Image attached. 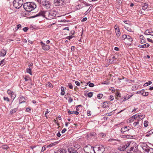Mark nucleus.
Masks as SVG:
<instances>
[{
    "label": "nucleus",
    "instance_id": "1",
    "mask_svg": "<svg viewBox=\"0 0 153 153\" xmlns=\"http://www.w3.org/2000/svg\"><path fill=\"white\" fill-rule=\"evenodd\" d=\"M57 13L55 11L51 10L47 11H41L37 14L31 16V18H34L40 16H42L48 19H51L56 18Z\"/></svg>",
    "mask_w": 153,
    "mask_h": 153
},
{
    "label": "nucleus",
    "instance_id": "2",
    "mask_svg": "<svg viewBox=\"0 0 153 153\" xmlns=\"http://www.w3.org/2000/svg\"><path fill=\"white\" fill-rule=\"evenodd\" d=\"M23 7L25 10L30 12L36 8V5L34 2H28L24 4Z\"/></svg>",
    "mask_w": 153,
    "mask_h": 153
},
{
    "label": "nucleus",
    "instance_id": "3",
    "mask_svg": "<svg viewBox=\"0 0 153 153\" xmlns=\"http://www.w3.org/2000/svg\"><path fill=\"white\" fill-rule=\"evenodd\" d=\"M145 153H153V149L149 147L147 144L143 143L141 145Z\"/></svg>",
    "mask_w": 153,
    "mask_h": 153
},
{
    "label": "nucleus",
    "instance_id": "4",
    "mask_svg": "<svg viewBox=\"0 0 153 153\" xmlns=\"http://www.w3.org/2000/svg\"><path fill=\"white\" fill-rule=\"evenodd\" d=\"M132 145L133 143L130 145L128 149H126V152L127 153H133L137 151L138 148L136 143H134V145Z\"/></svg>",
    "mask_w": 153,
    "mask_h": 153
},
{
    "label": "nucleus",
    "instance_id": "5",
    "mask_svg": "<svg viewBox=\"0 0 153 153\" xmlns=\"http://www.w3.org/2000/svg\"><path fill=\"white\" fill-rule=\"evenodd\" d=\"M23 3V0H14L13 1V6L16 9H19Z\"/></svg>",
    "mask_w": 153,
    "mask_h": 153
},
{
    "label": "nucleus",
    "instance_id": "6",
    "mask_svg": "<svg viewBox=\"0 0 153 153\" xmlns=\"http://www.w3.org/2000/svg\"><path fill=\"white\" fill-rule=\"evenodd\" d=\"M94 148V147L90 145H88L84 147V150L86 153H92L93 152L95 153Z\"/></svg>",
    "mask_w": 153,
    "mask_h": 153
},
{
    "label": "nucleus",
    "instance_id": "7",
    "mask_svg": "<svg viewBox=\"0 0 153 153\" xmlns=\"http://www.w3.org/2000/svg\"><path fill=\"white\" fill-rule=\"evenodd\" d=\"M55 6H63L66 5L65 0H54Z\"/></svg>",
    "mask_w": 153,
    "mask_h": 153
},
{
    "label": "nucleus",
    "instance_id": "8",
    "mask_svg": "<svg viewBox=\"0 0 153 153\" xmlns=\"http://www.w3.org/2000/svg\"><path fill=\"white\" fill-rule=\"evenodd\" d=\"M41 4L44 7L47 9L50 8L51 6V3L50 1L46 0L43 1Z\"/></svg>",
    "mask_w": 153,
    "mask_h": 153
},
{
    "label": "nucleus",
    "instance_id": "9",
    "mask_svg": "<svg viewBox=\"0 0 153 153\" xmlns=\"http://www.w3.org/2000/svg\"><path fill=\"white\" fill-rule=\"evenodd\" d=\"M131 128L129 126H124L121 129V131L123 134H125L127 132H129L131 131Z\"/></svg>",
    "mask_w": 153,
    "mask_h": 153
},
{
    "label": "nucleus",
    "instance_id": "10",
    "mask_svg": "<svg viewBox=\"0 0 153 153\" xmlns=\"http://www.w3.org/2000/svg\"><path fill=\"white\" fill-rule=\"evenodd\" d=\"M40 44L42 48V49L45 51L48 50L50 48V46L47 45H46L45 43H44L42 41L40 42Z\"/></svg>",
    "mask_w": 153,
    "mask_h": 153
},
{
    "label": "nucleus",
    "instance_id": "11",
    "mask_svg": "<svg viewBox=\"0 0 153 153\" xmlns=\"http://www.w3.org/2000/svg\"><path fill=\"white\" fill-rule=\"evenodd\" d=\"M97 153H102L105 151L104 146L102 145L100 146L99 147H97Z\"/></svg>",
    "mask_w": 153,
    "mask_h": 153
},
{
    "label": "nucleus",
    "instance_id": "12",
    "mask_svg": "<svg viewBox=\"0 0 153 153\" xmlns=\"http://www.w3.org/2000/svg\"><path fill=\"white\" fill-rule=\"evenodd\" d=\"M68 153H78L77 150L73 148V147H70L68 149Z\"/></svg>",
    "mask_w": 153,
    "mask_h": 153
},
{
    "label": "nucleus",
    "instance_id": "13",
    "mask_svg": "<svg viewBox=\"0 0 153 153\" xmlns=\"http://www.w3.org/2000/svg\"><path fill=\"white\" fill-rule=\"evenodd\" d=\"M139 120H138V121H137V122H134L133 123V126L134 127H135L136 128H137L138 131L139 130H140L141 128V126H140L139 125Z\"/></svg>",
    "mask_w": 153,
    "mask_h": 153
},
{
    "label": "nucleus",
    "instance_id": "14",
    "mask_svg": "<svg viewBox=\"0 0 153 153\" xmlns=\"http://www.w3.org/2000/svg\"><path fill=\"white\" fill-rule=\"evenodd\" d=\"M140 115L138 114H137L135 115H133L131 117V119L129 120V122H131L134 120V119H137V118H139Z\"/></svg>",
    "mask_w": 153,
    "mask_h": 153
},
{
    "label": "nucleus",
    "instance_id": "15",
    "mask_svg": "<svg viewBox=\"0 0 153 153\" xmlns=\"http://www.w3.org/2000/svg\"><path fill=\"white\" fill-rule=\"evenodd\" d=\"M7 53V50L4 49H2L1 50L0 52V56H5Z\"/></svg>",
    "mask_w": 153,
    "mask_h": 153
},
{
    "label": "nucleus",
    "instance_id": "16",
    "mask_svg": "<svg viewBox=\"0 0 153 153\" xmlns=\"http://www.w3.org/2000/svg\"><path fill=\"white\" fill-rule=\"evenodd\" d=\"M54 153H66V152L65 150L60 149L57 150L55 151Z\"/></svg>",
    "mask_w": 153,
    "mask_h": 153
},
{
    "label": "nucleus",
    "instance_id": "17",
    "mask_svg": "<svg viewBox=\"0 0 153 153\" xmlns=\"http://www.w3.org/2000/svg\"><path fill=\"white\" fill-rule=\"evenodd\" d=\"M118 149L120 151H123L126 149V148L125 147L124 145H121L120 147L118 148Z\"/></svg>",
    "mask_w": 153,
    "mask_h": 153
},
{
    "label": "nucleus",
    "instance_id": "18",
    "mask_svg": "<svg viewBox=\"0 0 153 153\" xmlns=\"http://www.w3.org/2000/svg\"><path fill=\"white\" fill-rule=\"evenodd\" d=\"M149 46V45L148 43H146L142 45H138V47L140 48H148Z\"/></svg>",
    "mask_w": 153,
    "mask_h": 153
},
{
    "label": "nucleus",
    "instance_id": "19",
    "mask_svg": "<svg viewBox=\"0 0 153 153\" xmlns=\"http://www.w3.org/2000/svg\"><path fill=\"white\" fill-rule=\"evenodd\" d=\"M25 99L24 97H20L19 99V103L20 104L25 102Z\"/></svg>",
    "mask_w": 153,
    "mask_h": 153
},
{
    "label": "nucleus",
    "instance_id": "20",
    "mask_svg": "<svg viewBox=\"0 0 153 153\" xmlns=\"http://www.w3.org/2000/svg\"><path fill=\"white\" fill-rule=\"evenodd\" d=\"M133 136V135L130 134H127V135L124 136V138H126L127 139L132 138Z\"/></svg>",
    "mask_w": 153,
    "mask_h": 153
},
{
    "label": "nucleus",
    "instance_id": "21",
    "mask_svg": "<svg viewBox=\"0 0 153 153\" xmlns=\"http://www.w3.org/2000/svg\"><path fill=\"white\" fill-rule=\"evenodd\" d=\"M152 33V31L149 29L146 30L144 33V34L146 35H149L150 33Z\"/></svg>",
    "mask_w": 153,
    "mask_h": 153
},
{
    "label": "nucleus",
    "instance_id": "22",
    "mask_svg": "<svg viewBox=\"0 0 153 153\" xmlns=\"http://www.w3.org/2000/svg\"><path fill=\"white\" fill-rule=\"evenodd\" d=\"M18 109L17 108H15L12 109L10 112V114H13L15 113L17 110Z\"/></svg>",
    "mask_w": 153,
    "mask_h": 153
},
{
    "label": "nucleus",
    "instance_id": "23",
    "mask_svg": "<svg viewBox=\"0 0 153 153\" xmlns=\"http://www.w3.org/2000/svg\"><path fill=\"white\" fill-rule=\"evenodd\" d=\"M148 4L147 3H144V5L142 6V9L143 10H145L148 7Z\"/></svg>",
    "mask_w": 153,
    "mask_h": 153
},
{
    "label": "nucleus",
    "instance_id": "24",
    "mask_svg": "<svg viewBox=\"0 0 153 153\" xmlns=\"http://www.w3.org/2000/svg\"><path fill=\"white\" fill-rule=\"evenodd\" d=\"M126 39L128 40L129 42H131L133 41L132 39L128 35H127Z\"/></svg>",
    "mask_w": 153,
    "mask_h": 153
},
{
    "label": "nucleus",
    "instance_id": "25",
    "mask_svg": "<svg viewBox=\"0 0 153 153\" xmlns=\"http://www.w3.org/2000/svg\"><path fill=\"white\" fill-rule=\"evenodd\" d=\"M55 143H53L50 144L48 145H45V146H46V147L47 148H48L51 147L53 146H55Z\"/></svg>",
    "mask_w": 153,
    "mask_h": 153
},
{
    "label": "nucleus",
    "instance_id": "26",
    "mask_svg": "<svg viewBox=\"0 0 153 153\" xmlns=\"http://www.w3.org/2000/svg\"><path fill=\"white\" fill-rule=\"evenodd\" d=\"M61 90L62 91L61 93V94L62 95H64L65 94V92L64 91V88L62 86L61 88Z\"/></svg>",
    "mask_w": 153,
    "mask_h": 153
},
{
    "label": "nucleus",
    "instance_id": "27",
    "mask_svg": "<svg viewBox=\"0 0 153 153\" xmlns=\"http://www.w3.org/2000/svg\"><path fill=\"white\" fill-rule=\"evenodd\" d=\"M126 149H128L131 145L130 143L129 142L127 143L125 145H124Z\"/></svg>",
    "mask_w": 153,
    "mask_h": 153
},
{
    "label": "nucleus",
    "instance_id": "28",
    "mask_svg": "<svg viewBox=\"0 0 153 153\" xmlns=\"http://www.w3.org/2000/svg\"><path fill=\"white\" fill-rule=\"evenodd\" d=\"M26 71L30 75H31L32 74L31 68H27L26 69Z\"/></svg>",
    "mask_w": 153,
    "mask_h": 153
},
{
    "label": "nucleus",
    "instance_id": "29",
    "mask_svg": "<svg viewBox=\"0 0 153 153\" xmlns=\"http://www.w3.org/2000/svg\"><path fill=\"white\" fill-rule=\"evenodd\" d=\"M116 35L117 36H119L120 35V32L119 29H118L117 31H116Z\"/></svg>",
    "mask_w": 153,
    "mask_h": 153
},
{
    "label": "nucleus",
    "instance_id": "30",
    "mask_svg": "<svg viewBox=\"0 0 153 153\" xmlns=\"http://www.w3.org/2000/svg\"><path fill=\"white\" fill-rule=\"evenodd\" d=\"M103 96V94H98L97 95V97L99 99H101Z\"/></svg>",
    "mask_w": 153,
    "mask_h": 153
},
{
    "label": "nucleus",
    "instance_id": "31",
    "mask_svg": "<svg viewBox=\"0 0 153 153\" xmlns=\"http://www.w3.org/2000/svg\"><path fill=\"white\" fill-rule=\"evenodd\" d=\"M67 86L71 89H73V86L71 83H68Z\"/></svg>",
    "mask_w": 153,
    "mask_h": 153
},
{
    "label": "nucleus",
    "instance_id": "32",
    "mask_svg": "<svg viewBox=\"0 0 153 153\" xmlns=\"http://www.w3.org/2000/svg\"><path fill=\"white\" fill-rule=\"evenodd\" d=\"M22 27L21 25L20 24H19L16 26V27L15 28L16 30H17L19 28H21Z\"/></svg>",
    "mask_w": 153,
    "mask_h": 153
},
{
    "label": "nucleus",
    "instance_id": "33",
    "mask_svg": "<svg viewBox=\"0 0 153 153\" xmlns=\"http://www.w3.org/2000/svg\"><path fill=\"white\" fill-rule=\"evenodd\" d=\"M106 103L107 104H108L107 102L106 101L102 103V107L105 108L106 107L107 105H106V104H105Z\"/></svg>",
    "mask_w": 153,
    "mask_h": 153
},
{
    "label": "nucleus",
    "instance_id": "34",
    "mask_svg": "<svg viewBox=\"0 0 153 153\" xmlns=\"http://www.w3.org/2000/svg\"><path fill=\"white\" fill-rule=\"evenodd\" d=\"M9 148V146L6 145H3L2 146V148L4 149H7Z\"/></svg>",
    "mask_w": 153,
    "mask_h": 153
},
{
    "label": "nucleus",
    "instance_id": "35",
    "mask_svg": "<svg viewBox=\"0 0 153 153\" xmlns=\"http://www.w3.org/2000/svg\"><path fill=\"white\" fill-rule=\"evenodd\" d=\"M148 122L147 121H145L144 123V126L145 127H146L148 126Z\"/></svg>",
    "mask_w": 153,
    "mask_h": 153
},
{
    "label": "nucleus",
    "instance_id": "36",
    "mask_svg": "<svg viewBox=\"0 0 153 153\" xmlns=\"http://www.w3.org/2000/svg\"><path fill=\"white\" fill-rule=\"evenodd\" d=\"M7 93L9 95H11L12 94H13L14 93L12 91H11L10 89H9L7 91Z\"/></svg>",
    "mask_w": 153,
    "mask_h": 153
},
{
    "label": "nucleus",
    "instance_id": "37",
    "mask_svg": "<svg viewBox=\"0 0 153 153\" xmlns=\"http://www.w3.org/2000/svg\"><path fill=\"white\" fill-rule=\"evenodd\" d=\"M110 83V82L107 81H103L102 83V84H106V85H108Z\"/></svg>",
    "mask_w": 153,
    "mask_h": 153
},
{
    "label": "nucleus",
    "instance_id": "38",
    "mask_svg": "<svg viewBox=\"0 0 153 153\" xmlns=\"http://www.w3.org/2000/svg\"><path fill=\"white\" fill-rule=\"evenodd\" d=\"M52 86V85L50 82H48L46 85L47 87H51Z\"/></svg>",
    "mask_w": 153,
    "mask_h": 153
},
{
    "label": "nucleus",
    "instance_id": "39",
    "mask_svg": "<svg viewBox=\"0 0 153 153\" xmlns=\"http://www.w3.org/2000/svg\"><path fill=\"white\" fill-rule=\"evenodd\" d=\"M88 97L90 98L93 96V93L92 92H90L88 94Z\"/></svg>",
    "mask_w": 153,
    "mask_h": 153
},
{
    "label": "nucleus",
    "instance_id": "40",
    "mask_svg": "<svg viewBox=\"0 0 153 153\" xmlns=\"http://www.w3.org/2000/svg\"><path fill=\"white\" fill-rule=\"evenodd\" d=\"M3 98L4 100L5 101H7L8 102L10 101V100L8 97H4Z\"/></svg>",
    "mask_w": 153,
    "mask_h": 153
},
{
    "label": "nucleus",
    "instance_id": "41",
    "mask_svg": "<svg viewBox=\"0 0 153 153\" xmlns=\"http://www.w3.org/2000/svg\"><path fill=\"white\" fill-rule=\"evenodd\" d=\"M125 28L129 32H132V30L129 27H126Z\"/></svg>",
    "mask_w": 153,
    "mask_h": 153
},
{
    "label": "nucleus",
    "instance_id": "42",
    "mask_svg": "<svg viewBox=\"0 0 153 153\" xmlns=\"http://www.w3.org/2000/svg\"><path fill=\"white\" fill-rule=\"evenodd\" d=\"M109 99L111 101H112L114 99V97L112 95H111L109 97Z\"/></svg>",
    "mask_w": 153,
    "mask_h": 153
},
{
    "label": "nucleus",
    "instance_id": "43",
    "mask_svg": "<svg viewBox=\"0 0 153 153\" xmlns=\"http://www.w3.org/2000/svg\"><path fill=\"white\" fill-rule=\"evenodd\" d=\"M73 101V99L71 97H69L68 100V101L69 103H71Z\"/></svg>",
    "mask_w": 153,
    "mask_h": 153
},
{
    "label": "nucleus",
    "instance_id": "44",
    "mask_svg": "<svg viewBox=\"0 0 153 153\" xmlns=\"http://www.w3.org/2000/svg\"><path fill=\"white\" fill-rule=\"evenodd\" d=\"M74 111H71L70 110H69L68 111V114H74Z\"/></svg>",
    "mask_w": 153,
    "mask_h": 153
},
{
    "label": "nucleus",
    "instance_id": "45",
    "mask_svg": "<svg viewBox=\"0 0 153 153\" xmlns=\"http://www.w3.org/2000/svg\"><path fill=\"white\" fill-rule=\"evenodd\" d=\"M45 145L44 146L42 147V152H43L47 148L46 147Z\"/></svg>",
    "mask_w": 153,
    "mask_h": 153
},
{
    "label": "nucleus",
    "instance_id": "46",
    "mask_svg": "<svg viewBox=\"0 0 153 153\" xmlns=\"http://www.w3.org/2000/svg\"><path fill=\"white\" fill-rule=\"evenodd\" d=\"M10 96H11V98L13 99V100H14V98H15V97H16V96L14 94H12L10 95Z\"/></svg>",
    "mask_w": 153,
    "mask_h": 153
},
{
    "label": "nucleus",
    "instance_id": "47",
    "mask_svg": "<svg viewBox=\"0 0 153 153\" xmlns=\"http://www.w3.org/2000/svg\"><path fill=\"white\" fill-rule=\"evenodd\" d=\"M74 37V36H68L66 37V38L68 39L69 40H70V39L73 38Z\"/></svg>",
    "mask_w": 153,
    "mask_h": 153
},
{
    "label": "nucleus",
    "instance_id": "48",
    "mask_svg": "<svg viewBox=\"0 0 153 153\" xmlns=\"http://www.w3.org/2000/svg\"><path fill=\"white\" fill-rule=\"evenodd\" d=\"M28 28L27 27H25L23 28V30L25 32H26L28 30Z\"/></svg>",
    "mask_w": 153,
    "mask_h": 153
},
{
    "label": "nucleus",
    "instance_id": "49",
    "mask_svg": "<svg viewBox=\"0 0 153 153\" xmlns=\"http://www.w3.org/2000/svg\"><path fill=\"white\" fill-rule=\"evenodd\" d=\"M144 117V116L143 115H140L139 118L138 119L141 120L142 119H143Z\"/></svg>",
    "mask_w": 153,
    "mask_h": 153
},
{
    "label": "nucleus",
    "instance_id": "50",
    "mask_svg": "<svg viewBox=\"0 0 153 153\" xmlns=\"http://www.w3.org/2000/svg\"><path fill=\"white\" fill-rule=\"evenodd\" d=\"M148 95H149V93L148 92H144L143 96H147Z\"/></svg>",
    "mask_w": 153,
    "mask_h": 153
},
{
    "label": "nucleus",
    "instance_id": "51",
    "mask_svg": "<svg viewBox=\"0 0 153 153\" xmlns=\"http://www.w3.org/2000/svg\"><path fill=\"white\" fill-rule=\"evenodd\" d=\"M49 112H50V111L48 110V109H47V110H46V112H45V117L47 118V117L46 115V114H48V113H49Z\"/></svg>",
    "mask_w": 153,
    "mask_h": 153
},
{
    "label": "nucleus",
    "instance_id": "52",
    "mask_svg": "<svg viewBox=\"0 0 153 153\" xmlns=\"http://www.w3.org/2000/svg\"><path fill=\"white\" fill-rule=\"evenodd\" d=\"M88 85L91 87H92L94 86V84L93 83H90Z\"/></svg>",
    "mask_w": 153,
    "mask_h": 153
},
{
    "label": "nucleus",
    "instance_id": "53",
    "mask_svg": "<svg viewBox=\"0 0 153 153\" xmlns=\"http://www.w3.org/2000/svg\"><path fill=\"white\" fill-rule=\"evenodd\" d=\"M75 83L77 85V86H80V83L79 82H78V81H76L75 82Z\"/></svg>",
    "mask_w": 153,
    "mask_h": 153
},
{
    "label": "nucleus",
    "instance_id": "54",
    "mask_svg": "<svg viewBox=\"0 0 153 153\" xmlns=\"http://www.w3.org/2000/svg\"><path fill=\"white\" fill-rule=\"evenodd\" d=\"M91 8L90 9V10L88 11L89 9H88L86 12H85L84 13V15H87V14L91 10Z\"/></svg>",
    "mask_w": 153,
    "mask_h": 153
},
{
    "label": "nucleus",
    "instance_id": "55",
    "mask_svg": "<svg viewBox=\"0 0 153 153\" xmlns=\"http://www.w3.org/2000/svg\"><path fill=\"white\" fill-rule=\"evenodd\" d=\"M87 19V17L84 18L82 19L81 20V22H84L85 21H86Z\"/></svg>",
    "mask_w": 153,
    "mask_h": 153
},
{
    "label": "nucleus",
    "instance_id": "56",
    "mask_svg": "<svg viewBox=\"0 0 153 153\" xmlns=\"http://www.w3.org/2000/svg\"><path fill=\"white\" fill-rule=\"evenodd\" d=\"M127 35H126L125 34H124L122 36V38H123V40H125V39H126V36Z\"/></svg>",
    "mask_w": 153,
    "mask_h": 153
},
{
    "label": "nucleus",
    "instance_id": "57",
    "mask_svg": "<svg viewBox=\"0 0 153 153\" xmlns=\"http://www.w3.org/2000/svg\"><path fill=\"white\" fill-rule=\"evenodd\" d=\"M144 92V91L143 90H141V91H139V92L140 94H141L143 95Z\"/></svg>",
    "mask_w": 153,
    "mask_h": 153
},
{
    "label": "nucleus",
    "instance_id": "58",
    "mask_svg": "<svg viewBox=\"0 0 153 153\" xmlns=\"http://www.w3.org/2000/svg\"><path fill=\"white\" fill-rule=\"evenodd\" d=\"M140 42L141 44H143L146 42V41L145 39H141Z\"/></svg>",
    "mask_w": 153,
    "mask_h": 153
},
{
    "label": "nucleus",
    "instance_id": "59",
    "mask_svg": "<svg viewBox=\"0 0 153 153\" xmlns=\"http://www.w3.org/2000/svg\"><path fill=\"white\" fill-rule=\"evenodd\" d=\"M66 131V129L65 128H64L62 130L61 132L62 134H63Z\"/></svg>",
    "mask_w": 153,
    "mask_h": 153
},
{
    "label": "nucleus",
    "instance_id": "60",
    "mask_svg": "<svg viewBox=\"0 0 153 153\" xmlns=\"http://www.w3.org/2000/svg\"><path fill=\"white\" fill-rule=\"evenodd\" d=\"M56 135L58 137H60L61 135V134H60V132L58 131V133Z\"/></svg>",
    "mask_w": 153,
    "mask_h": 153
},
{
    "label": "nucleus",
    "instance_id": "61",
    "mask_svg": "<svg viewBox=\"0 0 153 153\" xmlns=\"http://www.w3.org/2000/svg\"><path fill=\"white\" fill-rule=\"evenodd\" d=\"M149 134H153V129H151L149 132Z\"/></svg>",
    "mask_w": 153,
    "mask_h": 153
},
{
    "label": "nucleus",
    "instance_id": "62",
    "mask_svg": "<svg viewBox=\"0 0 153 153\" xmlns=\"http://www.w3.org/2000/svg\"><path fill=\"white\" fill-rule=\"evenodd\" d=\"M147 40L149 42H152V43H153V41L151 39L148 38H147Z\"/></svg>",
    "mask_w": 153,
    "mask_h": 153
},
{
    "label": "nucleus",
    "instance_id": "63",
    "mask_svg": "<svg viewBox=\"0 0 153 153\" xmlns=\"http://www.w3.org/2000/svg\"><path fill=\"white\" fill-rule=\"evenodd\" d=\"M136 86L135 85H134L132 87V89L133 90H136Z\"/></svg>",
    "mask_w": 153,
    "mask_h": 153
},
{
    "label": "nucleus",
    "instance_id": "64",
    "mask_svg": "<svg viewBox=\"0 0 153 153\" xmlns=\"http://www.w3.org/2000/svg\"><path fill=\"white\" fill-rule=\"evenodd\" d=\"M30 109L29 108H27L26 109V111L27 112H30Z\"/></svg>",
    "mask_w": 153,
    "mask_h": 153
}]
</instances>
